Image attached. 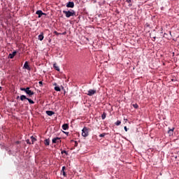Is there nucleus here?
Masks as SVG:
<instances>
[{
  "instance_id": "28",
  "label": "nucleus",
  "mask_w": 179,
  "mask_h": 179,
  "mask_svg": "<svg viewBox=\"0 0 179 179\" xmlns=\"http://www.w3.org/2000/svg\"><path fill=\"white\" fill-rule=\"evenodd\" d=\"M20 90H22V92H25L26 93V88H20Z\"/></svg>"
},
{
  "instance_id": "15",
  "label": "nucleus",
  "mask_w": 179,
  "mask_h": 179,
  "mask_svg": "<svg viewBox=\"0 0 179 179\" xmlns=\"http://www.w3.org/2000/svg\"><path fill=\"white\" fill-rule=\"evenodd\" d=\"M27 97H26V96L25 95H21L20 96V100L22 101H24V100H27Z\"/></svg>"
},
{
  "instance_id": "25",
  "label": "nucleus",
  "mask_w": 179,
  "mask_h": 179,
  "mask_svg": "<svg viewBox=\"0 0 179 179\" xmlns=\"http://www.w3.org/2000/svg\"><path fill=\"white\" fill-rule=\"evenodd\" d=\"M133 107H134V108H138L139 107V106H138L137 103H134V104H133Z\"/></svg>"
},
{
  "instance_id": "19",
  "label": "nucleus",
  "mask_w": 179,
  "mask_h": 179,
  "mask_svg": "<svg viewBox=\"0 0 179 179\" xmlns=\"http://www.w3.org/2000/svg\"><path fill=\"white\" fill-rule=\"evenodd\" d=\"M55 90L56 92H61V88L58 86L55 87Z\"/></svg>"
},
{
  "instance_id": "16",
  "label": "nucleus",
  "mask_w": 179,
  "mask_h": 179,
  "mask_svg": "<svg viewBox=\"0 0 179 179\" xmlns=\"http://www.w3.org/2000/svg\"><path fill=\"white\" fill-rule=\"evenodd\" d=\"M173 132H174V128L170 129L168 131V134L171 136L173 135Z\"/></svg>"
},
{
  "instance_id": "13",
  "label": "nucleus",
  "mask_w": 179,
  "mask_h": 179,
  "mask_svg": "<svg viewBox=\"0 0 179 179\" xmlns=\"http://www.w3.org/2000/svg\"><path fill=\"white\" fill-rule=\"evenodd\" d=\"M26 94H29L30 96L34 95V92L33 91L30 90L29 91H27Z\"/></svg>"
},
{
  "instance_id": "9",
  "label": "nucleus",
  "mask_w": 179,
  "mask_h": 179,
  "mask_svg": "<svg viewBox=\"0 0 179 179\" xmlns=\"http://www.w3.org/2000/svg\"><path fill=\"white\" fill-rule=\"evenodd\" d=\"M38 39L40 40V41H43V40H44V33L41 32V34L38 35Z\"/></svg>"
},
{
  "instance_id": "4",
  "label": "nucleus",
  "mask_w": 179,
  "mask_h": 179,
  "mask_svg": "<svg viewBox=\"0 0 179 179\" xmlns=\"http://www.w3.org/2000/svg\"><path fill=\"white\" fill-rule=\"evenodd\" d=\"M23 69H27V71H31V68H30V66L29 65V62H25Z\"/></svg>"
},
{
  "instance_id": "8",
  "label": "nucleus",
  "mask_w": 179,
  "mask_h": 179,
  "mask_svg": "<svg viewBox=\"0 0 179 179\" xmlns=\"http://www.w3.org/2000/svg\"><path fill=\"white\" fill-rule=\"evenodd\" d=\"M75 3L72 1H69L66 4V8H74Z\"/></svg>"
},
{
  "instance_id": "39",
  "label": "nucleus",
  "mask_w": 179,
  "mask_h": 179,
  "mask_svg": "<svg viewBox=\"0 0 179 179\" xmlns=\"http://www.w3.org/2000/svg\"><path fill=\"white\" fill-rule=\"evenodd\" d=\"M27 143H29V140H27Z\"/></svg>"
},
{
  "instance_id": "18",
  "label": "nucleus",
  "mask_w": 179,
  "mask_h": 179,
  "mask_svg": "<svg viewBox=\"0 0 179 179\" xmlns=\"http://www.w3.org/2000/svg\"><path fill=\"white\" fill-rule=\"evenodd\" d=\"M31 139L32 145L36 142V141H37V139H36V138H34V136H31Z\"/></svg>"
},
{
  "instance_id": "17",
  "label": "nucleus",
  "mask_w": 179,
  "mask_h": 179,
  "mask_svg": "<svg viewBox=\"0 0 179 179\" xmlns=\"http://www.w3.org/2000/svg\"><path fill=\"white\" fill-rule=\"evenodd\" d=\"M106 115H107V113H103L101 115V119H102V120H106Z\"/></svg>"
},
{
  "instance_id": "37",
  "label": "nucleus",
  "mask_w": 179,
  "mask_h": 179,
  "mask_svg": "<svg viewBox=\"0 0 179 179\" xmlns=\"http://www.w3.org/2000/svg\"><path fill=\"white\" fill-rule=\"evenodd\" d=\"M64 134H66V135H68V134H69V132H64Z\"/></svg>"
},
{
  "instance_id": "24",
  "label": "nucleus",
  "mask_w": 179,
  "mask_h": 179,
  "mask_svg": "<svg viewBox=\"0 0 179 179\" xmlns=\"http://www.w3.org/2000/svg\"><path fill=\"white\" fill-rule=\"evenodd\" d=\"M61 153H62V155H64V153L66 156H68V152H66V150H62L61 152Z\"/></svg>"
},
{
  "instance_id": "21",
  "label": "nucleus",
  "mask_w": 179,
  "mask_h": 179,
  "mask_svg": "<svg viewBox=\"0 0 179 179\" xmlns=\"http://www.w3.org/2000/svg\"><path fill=\"white\" fill-rule=\"evenodd\" d=\"M106 135H107V134H106V133L101 134L99 135V138H104L106 136Z\"/></svg>"
},
{
  "instance_id": "7",
  "label": "nucleus",
  "mask_w": 179,
  "mask_h": 179,
  "mask_svg": "<svg viewBox=\"0 0 179 179\" xmlns=\"http://www.w3.org/2000/svg\"><path fill=\"white\" fill-rule=\"evenodd\" d=\"M16 54H17V52L16 51L13 52V53H10L8 55V58H10V59H13Z\"/></svg>"
},
{
  "instance_id": "3",
  "label": "nucleus",
  "mask_w": 179,
  "mask_h": 179,
  "mask_svg": "<svg viewBox=\"0 0 179 179\" xmlns=\"http://www.w3.org/2000/svg\"><path fill=\"white\" fill-rule=\"evenodd\" d=\"M36 14L38 15V17H41V16H43V15L44 16H47V14L45 13H43V11L41 10H38L36 12Z\"/></svg>"
},
{
  "instance_id": "20",
  "label": "nucleus",
  "mask_w": 179,
  "mask_h": 179,
  "mask_svg": "<svg viewBox=\"0 0 179 179\" xmlns=\"http://www.w3.org/2000/svg\"><path fill=\"white\" fill-rule=\"evenodd\" d=\"M27 100H28L29 104H34V101L33 100H31V99H27Z\"/></svg>"
},
{
  "instance_id": "34",
  "label": "nucleus",
  "mask_w": 179,
  "mask_h": 179,
  "mask_svg": "<svg viewBox=\"0 0 179 179\" xmlns=\"http://www.w3.org/2000/svg\"><path fill=\"white\" fill-rule=\"evenodd\" d=\"M61 34L65 35V34H66V31H64V32H63L62 34H60V35H61Z\"/></svg>"
},
{
  "instance_id": "5",
  "label": "nucleus",
  "mask_w": 179,
  "mask_h": 179,
  "mask_svg": "<svg viewBox=\"0 0 179 179\" xmlns=\"http://www.w3.org/2000/svg\"><path fill=\"white\" fill-rule=\"evenodd\" d=\"M52 143H59L61 142V138L59 137H56L52 138Z\"/></svg>"
},
{
  "instance_id": "31",
  "label": "nucleus",
  "mask_w": 179,
  "mask_h": 179,
  "mask_svg": "<svg viewBox=\"0 0 179 179\" xmlns=\"http://www.w3.org/2000/svg\"><path fill=\"white\" fill-rule=\"evenodd\" d=\"M124 128V131H125L126 132H128V128H127V126H125Z\"/></svg>"
},
{
  "instance_id": "22",
  "label": "nucleus",
  "mask_w": 179,
  "mask_h": 179,
  "mask_svg": "<svg viewBox=\"0 0 179 179\" xmlns=\"http://www.w3.org/2000/svg\"><path fill=\"white\" fill-rule=\"evenodd\" d=\"M115 124L117 125V127H118L119 125H121V121L117 120V121L115 123Z\"/></svg>"
},
{
  "instance_id": "36",
  "label": "nucleus",
  "mask_w": 179,
  "mask_h": 179,
  "mask_svg": "<svg viewBox=\"0 0 179 179\" xmlns=\"http://www.w3.org/2000/svg\"><path fill=\"white\" fill-rule=\"evenodd\" d=\"M53 86L57 87V83H55L53 84Z\"/></svg>"
},
{
  "instance_id": "27",
  "label": "nucleus",
  "mask_w": 179,
  "mask_h": 179,
  "mask_svg": "<svg viewBox=\"0 0 179 179\" xmlns=\"http://www.w3.org/2000/svg\"><path fill=\"white\" fill-rule=\"evenodd\" d=\"M54 34H56V36H59L61 34L58 33L57 31H55Z\"/></svg>"
},
{
  "instance_id": "14",
  "label": "nucleus",
  "mask_w": 179,
  "mask_h": 179,
  "mask_svg": "<svg viewBox=\"0 0 179 179\" xmlns=\"http://www.w3.org/2000/svg\"><path fill=\"white\" fill-rule=\"evenodd\" d=\"M44 144L45 145V146L50 145V138L45 139L44 141Z\"/></svg>"
},
{
  "instance_id": "1",
  "label": "nucleus",
  "mask_w": 179,
  "mask_h": 179,
  "mask_svg": "<svg viewBox=\"0 0 179 179\" xmlns=\"http://www.w3.org/2000/svg\"><path fill=\"white\" fill-rule=\"evenodd\" d=\"M63 13H64L66 17H71L72 16H76V13L73 10H63Z\"/></svg>"
},
{
  "instance_id": "11",
  "label": "nucleus",
  "mask_w": 179,
  "mask_h": 179,
  "mask_svg": "<svg viewBox=\"0 0 179 179\" xmlns=\"http://www.w3.org/2000/svg\"><path fill=\"white\" fill-rule=\"evenodd\" d=\"M62 129H64V131H66L67 129H69V125L68 124H64L62 125Z\"/></svg>"
},
{
  "instance_id": "10",
  "label": "nucleus",
  "mask_w": 179,
  "mask_h": 179,
  "mask_svg": "<svg viewBox=\"0 0 179 179\" xmlns=\"http://www.w3.org/2000/svg\"><path fill=\"white\" fill-rule=\"evenodd\" d=\"M46 114L48 115H49L50 117H51V116L54 115L55 114V113H54V111H52V110H47Z\"/></svg>"
},
{
  "instance_id": "38",
  "label": "nucleus",
  "mask_w": 179,
  "mask_h": 179,
  "mask_svg": "<svg viewBox=\"0 0 179 179\" xmlns=\"http://www.w3.org/2000/svg\"><path fill=\"white\" fill-rule=\"evenodd\" d=\"M2 90V87H0V91Z\"/></svg>"
},
{
  "instance_id": "32",
  "label": "nucleus",
  "mask_w": 179,
  "mask_h": 179,
  "mask_svg": "<svg viewBox=\"0 0 179 179\" xmlns=\"http://www.w3.org/2000/svg\"><path fill=\"white\" fill-rule=\"evenodd\" d=\"M39 86H43V81H39Z\"/></svg>"
},
{
  "instance_id": "30",
  "label": "nucleus",
  "mask_w": 179,
  "mask_h": 179,
  "mask_svg": "<svg viewBox=\"0 0 179 179\" xmlns=\"http://www.w3.org/2000/svg\"><path fill=\"white\" fill-rule=\"evenodd\" d=\"M25 90H26V93H27V92H29V90H30V87H27V88H25Z\"/></svg>"
},
{
  "instance_id": "6",
  "label": "nucleus",
  "mask_w": 179,
  "mask_h": 179,
  "mask_svg": "<svg viewBox=\"0 0 179 179\" xmlns=\"http://www.w3.org/2000/svg\"><path fill=\"white\" fill-rule=\"evenodd\" d=\"M87 94V96H93L94 94H96V90H90Z\"/></svg>"
},
{
  "instance_id": "23",
  "label": "nucleus",
  "mask_w": 179,
  "mask_h": 179,
  "mask_svg": "<svg viewBox=\"0 0 179 179\" xmlns=\"http://www.w3.org/2000/svg\"><path fill=\"white\" fill-rule=\"evenodd\" d=\"M71 142H74V147L77 148V146H78V141H71Z\"/></svg>"
},
{
  "instance_id": "33",
  "label": "nucleus",
  "mask_w": 179,
  "mask_h": 179,
  "mask_svg": "<svg viewBox=\"0 0 179 179\" xmlns=\"http://www.w3.org/2000/svg\"><path fill=\"white\" fill-rule=\"evenodd\" d=\"M62 171H65V166H62Z\"/></svg>"
},
{
  "instance_id": "29",
  "label": "nucleus",
  "mask_w": 179,
  "mask_h": 179,
  "mask_svg": "<svg viewBox=\"0 0 179 179\" xmlns=\"http://www.w3.org/2000/svg\"><path fill=\"white\" fill-rule=\"evenodd\" d=\"M126 2H127V3H131V2H132V0H126Z\"/></svg>"
},
{
  "instance_id": "2",
  "label": "nucleus",
  "mask_w": 179,
  "mask_h": 179,
  "mask_svg": "<svg viewBox=\"0 0 179 179\" xmlns=\"http://www.w3.org/2000/svg\"><path fill=\"white\" fill-rule=\"evenodd\" d=\"M82 136H83L84 138L89 136V128L84 127L82 130Z\"/></svg>"
},
{
  "instance_id": "26",
  "label": "nucleus",
  "mask_w": 179,
  "mask_h": 179,
  "mask_svg": "<svg viewBox=\"0 0 179 179\" xmlns=\"http://www.w3.org/2000/svg\"><path fill=\"white\" fill-rule=\"evenodd\" d=\"M62 173L64 177H66V173H65V171H62Z\"/></svg>"
},
{
  "instance_id": "12",
  "label": "nucleus",
  "mask_w": 179,
  "mask_h": 179,
  "mask_svg": "<svg viewBox=\"0 0 179 179\" xmlns=\"http://www.w3.org/2000/svg\"><path fill=\"white\" fill-rule=\"evenodd\" d=\"M53 68L54 69H55V71H57L58 72H59L60 69H59V66H58V65L57 64V63H55L53 64Z\"/></svg>"
},
{
  "instance_id": "35",
  "label": "nucleus",
  "mask_w": 179,
  "mask_h": 179,
  "mask_svg": "<svg viewBox=\"0 0 179 179\" xmlns=\"http://www.w3.org/2000/svg\"><path fill=\"white\" fill-rule=\"evenodd\" d=\"M15 143H17V145H19V143H20V141H16Z\"/></svg>"
}]
</instances>
